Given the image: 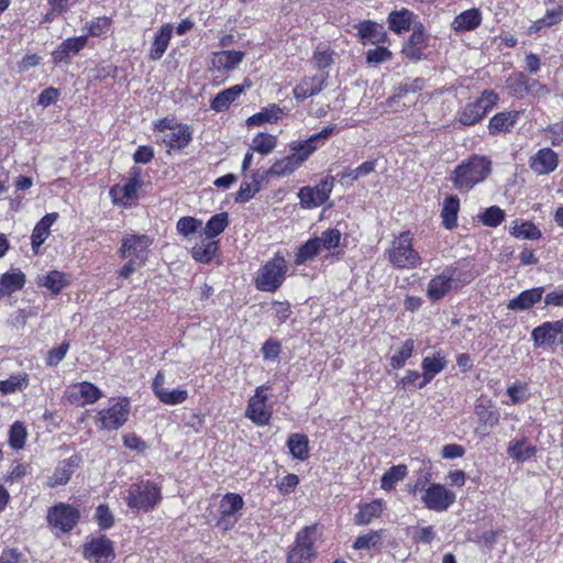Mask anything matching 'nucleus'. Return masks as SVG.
<instances>
[{
  "instance_id": "nucleus-53",
  "label": "nucleus",
  "mask_w": 563,
  "mask_h": 563,
  "mask_svg": "<svg viewBox=\"0 0 563 563\" xmlns=\"http://www.w3.org/2000/svg\"><path fill=\"white\" fill-rule=\"evenodd\" d=\"M382 511V505L379 501H373L371 504L364 505L358 514L356 515V522L361 525H366L371 522V520L377 517Z\"/></svg>"
},
{
  "instance_id": "nucleus-40",
  "label": "nucleus",
  "mask_w": 563,
  "mask_h": 563,
  "mask_svg": "<svg viewBox=\"0 0 563 563\" xmlns=\"http://www.w3.org/2000/svg\"><path fill=\"white\" fill-rule=\"evenodd\" d=\"M375 161H366L356 168H344L342 173L338 174V177L340 178V181L342 184H347V180L353 183L358 180L361 177H365L373 173L375 170Z\"/></svg>"
},
{
  "instance_id": "nucleus-29",
  "label": "nucleus",
  "mask_w": 563,
  "mask_h": 563,
  "mask_svg": "<svg viewBox=\"0 0 563 563\" xmlns=\"http://www.w3.org/2000/svg\"><path fill=\"white\" fill-rule=\"evenodd\" d=\"M87 44V36L69 37L53 52L56 62L68 59L79 53Z\"/></svg>"
},
{
  "instance_id": "nucleus-57",
  "label": "nucleus",
  "mask_w": 563,
  "mask_h": 563,
  "mask_svg": "<svg viewBox=\"0 0 563 563\" xmlns=\"http://www.w3.org/2000/svg\"><path fill=\"white\" fill-rule=\"evenodd\" d=\"M201 225V221L192 218V217H183L177 221V231L184 235L188 236L195 233L198 228Z\"/></svg>"
},
{
  "instance_id": "nucleus-13",
  "label": "nucleus",
  "mask_w": 563,
  "mask_h": 563,
  "mask_svg": "<svg viewBox=\"0 0 563 563\" xmlns=\"http://www.w3.org/2000/svg\"><path fill=\"white\" fill-rule=\"evenodd\" d=\"M244 506L243 498L239 494L228 493L220 501L219 526L229 529L239 520V512Z\"/></svg>"
},
{
  "instance_id": "nucleus-62",
  "label": "nucleus",
  "mask_w": 563,
  "mask_h": 563,
  "mask_svg": "<svg viewBox=\"0 0 563 563\" xmlns=\"http://www.w3.org/2000/svg\"><path fill=\"white\" fill-rule=\"evenodd\" d=\"M545 132L553 146H561L563 144V122L549 125Z\"/></svg>"
},
{
  "instance_id": "nucleus-9",
  "label": "nucleus",
  "mask_w": 563,
  "mask_h": 563,
  "mask_svg": "<svg viewBox=\"0 0 563 563\" xmlns=\"http://www.w3.org/2000/svg\"><path fill=\"white\" fill-rule=\"evenodd\" d=\"M531 339L536 347L563 343V320L543 322L532 330Z\"/></svg>"
},
{
  "instance_id": "nucleus-55",
  "label": "nucleus",
  "mask_w": 563,
  "mask_h": 563,
  "mask_svg": "<svg viewBox=\"0 0 563 563\" xmlns=\"http://www.w3.org/2000/svg\"><path fill=\"white\" fill-rule=\"evenodd\" d=\"M25 439H26L25 427L21 422H14L11 426V429L9 432L10 445L15 450H20L24 446Z\"/></svg>"
},
{
  "instance_id": "nucleus-2",
  "label": "nucleus",
  "mask_w": 563,
  "mask_h": 563,
  "mask_svg": "<svg viewBox=\"0 0 563 563\" xmlns=\"http://www.w3.org/2000/svg\"><path fill=\"white\" fill-rule=\"evenodd\" d=\"M492 173V161L482 155H472L453 170L450 179L456 190L468 192Z\"/></svg>"
},
{
  "instance_id": "nucleus-41",
  "label": "nucleus",
  "mask_w": 563,
  "mask_h": 563,
  "mask_svg": "<svg viewBox=\"0 0 563 563\" xmlns=\"http://www.w3.org/2000/svg\"><path fill=\"white\" fill-rule=\"evenodd\" d=\"M507 452L511 459L525 462L532 457L537 450L536 446L527 444L526 440H516L509 443Z\"/></svg>"
},
{
  "instance_id": "nucleus-14",
  "label": "nucleus",
  "mask_w": 563,
  "mask_h": 563,
  "mask_svg": "<svg viewBox=\"0 0 563 563\" xmlns=\"http://www.w3.org/2000/svg\"><path fill=\"white\" fill-rule=\"evenodd\" d=\"M142 186V181L136 174L133 177L128 178L122 185L113 186L109 195L112 202L122 207H131L137 199V191Z\"/></svg>"
},
{
  "instance_id": "nucleus-59",
  "label": "nucleus",
  "mask_w": 563,
  "mask_h": 563,
  "mask_svg": "<svg viewBox=\"0 0 563 563\" xmlns=\"http://www.w3.org/2000/svg\"><path fill=\"white\" fill-rule=\"evenodd\" d=\"M509 88L514 93L528 91V77L523 73H518L508 78Z\"/></svg>"
},
{
  "instance_id": "nucleus-37",
  "label": "nucleus",
  "mask_w": 563,
  "mask_h": 563,
  "mask_svg": "<svg viewBox=\"0 0 563 563\" xmlns=\"http://www.w3.org/2000/svg\"><path fill=\"white\" fill-rule=\"evenodd\" d=\"M459 210L460 199L454 195L448 196L442 203L441 210L443 225L446 229L451 230L456 227Z\"/></svg>"
},
{
  "instance_id": "nucleus-46",
  "label": "nucleus",
  "mask_w": 563,
  "mask_h": 563,
  "mask_svg": "<svg viewBox=\"0 0 563 563\" xmlns=\"http://www.w3.org/2000/svg\"><path fill=\"white\" fill-rule=\"evenodd\" d=\"M277 145L276 136L265 133H258L254 136L251 145L252 152H257L262 155H268L274 151Z\"/></svg>"
},
{
  "instance_id": "nucleus-5",
  "label": "nucleus",
  "mask_w": 563,
  "mask_h": 563,
  "mask_svg": "<svg viewBox=\"0 0 563 563\" xmlns=\"http://www.w3.org/2000/svg\"><path fill=\"white\" fill-rule=\"evenodd\" d=\"M498 96L492 90H485L481 97L468 102L460 112L459 121L463 125H473L482 121L486 113L497 103Z\"/></svg>"
},
{
  "instance_id": "nucleus-7",
  "label": "nucleus",
  "mask_w": 563,
  "mask_h": 563,
  "mask_svg": "<svg viewBox=\"0 0 563 563\" xmlns=\"http://www.w3.org/2000/svg\"><path fill=\"white\" fill-rule=\"evenodd\" d=\"M152 239L145 234H130L123 238L119 250L122 258L130 257L137 262L139 266H143L148 257V247Z\"/></svg>"
},
{
  "instance_id": "nucleus-17",
  "label": "nucleus",
  "mask_w": 563,
  "mask_h": 563,
  "mask_svg": "<svg viewBox=\"0 0 563 563\" xmlns=\"http://www.w3.org/2000/svg\"><path fill=\"white\" fill-rule=\"evenodd\" d=\"M130 409V400L126 397L108 400V429L121 428L129 419Z\"/></svg>"
},
{
  "instance_id": "nucleus-24",
  "label": "nucleus",
  "mask_w": 563,
  "mask_h": 563,
  "mask_svg": "<svg viewBox=\"0 0 563 563\" xmlns=\"http://www.w3.org/2000/svg\"><path fill=\"white\" fill-rule=\"evenodd\" d=\"M357 34L363 41V44H378L385 42L387 34L384 27L378 23L367 20L356 25Z\"/></svg>"
},
{
  "instance_id": "nucleus-63",
  "label": "nucleus",
  "mask_w": 563,
  "mask_h": 563,
  "mask_svg": "<svg viewBox=\"0 0 563 563\" xmlns=\"http://www.w3.org/2000/svg\"><path fill=\"white\" fill-rule=\"evenodd\" d=\"M258 186H253V184L250 181L242 183L240 186L239 191L236 192L235 201L236 202H246L251 198L254 197L256 192H258Z\"/></svg>"
},
{
  "instance_id": "nucleus-64",
  "label": "nucleus",
  "mask_w": 563,
  "mask_h": 563,
  "mask_svg": "<svg viewBox=\"0 0 563 563\" xmlns=\"http://www.w3.org/2000/svg\"><path fill=\"white\" fill-rule=\"evenodd\" d=\"M379 538L378 532L360 536L354 542V548L357 550L371 549L378 543Z\"/></svg>"
},
{
  "instance_id": "nucleus-35",
  "label": "nucleus",
  "mask_w": 563,
  "mask_h": 563,
  "mask_svg": "<svg viewBox=\"0 0 563 563\" xmlns=\"http://www.w3.org/2000/svg\"><path fill=\"white\" fill-rule=\"evenodd\" d=\"M218 249L219 243L206 236L191 249V256L199 263H209L214 257Z\"/></svg>"
},
{
  "instance_id": "nucleus-26",
  "label": "nucleus",
  "mask_w": 563,
  "mask_h": 563,
  "mask_svg": "<svg viewBox=\"0 0 563 563\" xmlns=\"http://www.w3.org/2000/svg\"><path fill=\"white\" fill-rule=\"evenodd\" d=\"M245 54L240 51H221L213 53L211 65L217 70H232L244 58Z\"/></svg>"
},
{
  "instance_id": "nucleus-45",
  "label": "nucleus",
  "mask_w": 563,
  "mask_h": 563,
  "mask_svg": "<svg viewBox=\"0 0 563 563\" xmlns=\"http://www.w3.org/2000/svg\"><path fill=\"white\" fill-rule=\"evenodd\" d=\"M342 234L339 229L331 228L321 233L320 236L314 238L319 247L322 251H332L340 246Z\"/></svg>"
},
{
  "instance_id": "nucleus-1",
  "label": "nucleus",
  "mask_w": 563,
  "mask_h": 563,
  "mask_svg": "<svg viewBox=\"0 0 563 563\" xmlns=\"http://www.w3.org/2000/svg\"><path fill=\"white\" fill-rule=\"evenodd\" d=\"M335 132H338L336 125L330 124L324 126L320 132L311 135L309 139L295 143L291 146L292 153L283 159L276 161L268 169V173H271L272 176L278 177L291 174Z\"/></svg>"
},
{
  "instance_id": "nucleus-8",
  "label": "nucleus",
  "mask_w": 563,
  "mask_h": 563,
  "mask_svg": "<svg viewBox=\"0 0 563 563\" xmlns=\"http://www.w3.org/2000/svg\"><path fill=\"white\" fill-rule=\"evenodd\" d=\"M455 493L441 484H431L422 496L424 506L438 512L449 509L455 503Z\"/></svg>"
},
{
  "instance_id": "nucleus-56",
  "label": "nucleus",
  "mask_w": 563,
  "mask_h": 563,
  "mask_svg": "<svg viewBox=\"0 0 563 563\" xmlns=\"http://www.w3.org/2000/svg\"><path fill=\"white\" fill-rule=\"evenodd\" d=\"M69 350V342L64 341L60 345L53 347L48 351L46 357V365L49 367L56 366L66 356Z\"/></svg>"
},
{
  "instance_id": "nucleus-4",
  "label": "nucleus",
  "mask_w": 563,
  "mask_h": 563,
  "mask_svg": "<svg viewBox=\"0 0 563 563\" xmlns=\"http://www.w3.org/2000/svg\"><path fill=\"white\" fill-rule=\"evenodd\" d=\"M287 271V262L278 252L257 272L254 285L261 291L275 292L283 285Z\"/></svg>"
},
{
  "instance_id": "nucleus-25",
  "label": "nucleus",
  "mask_w": 563,
  "mask_h": 563,
  "mask_svg": "<svg viewBox=\"0 0 563 563\" xmlns=\"http://www.w3.org/2000/svg\"><path fill=\"white\" fill-rule=\"evenodd\" d=\"M448 274L449 272L444 269L441 274L437 275L429 282L427 296L432 301L442 299L446 294L455 289Z\"/></svg>"
},
{
  "instance_id": "nucleus-12",
  "label": "nucleus",
  "mask_w": 563,
  "mask_h": 563,
  "mask_svg": "<svg viewBox=\"0 0 563 563\" xmlns=\"http://www.w3.org/2000/svg\"><path fill=\"white\" fill-rule=\"evenodd\" d=\"M80 517L79 510L66 504H59L49 509L47 519L51 526L62 532L70 531Z\"/></svg>"
},
{
  "instance_id": "nucleus-19",
  "label": "nucleus",
  "mask_w": 563,
  "mask_h": 563,
  "mask_svg": "<svg viewBox=\"0 0 563 563\" xmlns=\"http://www.w3.org/2000/svg\"><path fill=\"white\" fill-rule=\"evenodd\" d=\"M331 187L327 183L317 187H302L298 192L301 207L306 209L317 208L323 205L330 197Z\"/></svg>"
},
{
  "instance_id": "nucleus-27",
  "label": "nucleus",
  "mask_w": 563,
  "mask_h": 563,
  "mask_svg": "<svg viewBox=\"0 0 563 563\" xmlns=\"http://www.w3.org/2000/svg\"><path fill=\"white\" fill-rule=\"evenodd\" d=\"M521 112L506 111L495 114L488 124L489 134L496 135L501 132H508L517 123Z\"/></svg>"
},
{
  "instance_id": "nucleus-38",
  "label": "nucleus",
  "mask_w": 563,
  "mask_h": 563,
  "mask_svg": "<svg viewBox=\"0 0 563 563\" xmlns=\"http://www.w3.org/2000/svg\"><path fill=\"white\" fill-rule=\"evenodd\" d=\"M284 111L277 104H271L264 108L261 112L251 115L246 120L249 126H260L266 122H276L283 115Z\"/></svg>"
},
{
  "instance_id": "nucleus-47",
  "label": "nucleus",
  "mask_w": 563,
  "mask_h": 563,
  "mask_svg": "<svg viewBox=\"0 0 563 563\" xmlns=\"http://www.w3.org/2000/svg\"><path fill=\"white\" fill-rule=\"evenodd\" d=\"M84 556L95 562H100V560L106 556V540L103 536L91 539L85 544Z\"/></svg>"
},
{
  "instance_id": "nucleus-44",
  "label": "nucleus",
  "mask_w": 563,
  "mask_h": 563,
  "mask_svg": "<svg viewBox=\"0 0 563 563\" xmlns=\"http://www.w3.org/2000/svg\"><path fill=\"white\" fill-rule=\"evenodd\" d=\"M446 366V361L439 353L432 357H424L421 363L423 373H426V380H432L433 377L442 372Z\"/></svg>"
},
{
  "instance_id": "nucleus-20",
  "label": "nucleus",
  "mask_w": 563,
  "mask_h": 563,
  "mask_svg": "<svg viewBox=\"0 0 563 563\" xmlns=\"http://www.w3.org/2000/svg\"><path fill=\"white\" fill-rule=\"evenodd\" d=\"M328 78V74H318L313 76L303 77L300 82L294 88V97L297 101H302L309 97L320 93L323 85Z\"/></svg>"
},
{
  "instance_id": "nucleus-48",
  "label": "nucleus",
  "mask_w": 563,
  "mask_h": 563,
  "mask_svg": "<svg viewBox=\"0 0 563 563\" xmlns=\"http://www.w3.org/2000/svg\"><path fill=\"white\" fill-rule=\"evenodd\" d=\"M321 253L317 240L309 239L303 245H301L296 253L295 264L301 265L308 261L313 260Z\"/></svg>"
},
{
  "instance_id": "nucleus-61",
  "label": "nucleus",
  "mask_w": 563,
  "mask_h": 563,
  "mask_svg": "<svg viewBox=\"0 0 563 563\" xmlns=\"http://www.w3.org/2000/svg\"><path fill=\"white\" fill-rule=\"evenodd\" d=\"M26 379L25 378H19V377H10L5 380L0 382V391L2 394H12L16 390H21L23 387L26 386Z\"/></svg>"
},
{
  "instance_id": "nucleus-32",
  "label": "nucleus",
  "mask_w": 563,
  "mask_h": 563,
  "mask_svg": "<svg viewBox=\"0 0 563 563\" xmlns=\"http://www.w3.org/2000/svg\"><path fill=\"white\" fill-rule=\"evenodd\" d=\"M244 91V85H235L219 92L210 103L216 112H222L229 109L230 104L236 100Z\"/></svg>"
},
{
  "instance_id": "nucleus-49",
  "label": "nucleus",
  "mask_w": 563,
  "mask_h": 563,
  "mask_svg": "<svg viewBox=\"0 0 563 563\" xmlns=\"http://www.w3.org/2000/svg\"><path fill=\"white\" fill-rule=\"evenodd\" d=\"M74 467L75 463L73 459L63 461L49 478V486L66 484L74 472Z\"/></svg>"
},
{
  "instance_id": "nucleus-34",
  "label": "nucleus",
  "mask_w": 563,
  "mask_h": 563,
  "mask_svg": "<svg viewBox=\"0 0 563 563\" xmlns=\"http://www.w3.org/2000/svg\"><path fill=\"white\" fill-rule=\"evenodd\" d=\"M36 284L40 287L47 288L54 295H57L67 286L68 280L66 279L65 274L58 271H51L47 274L37 276Z\"/></svg>"
},
{
  "instance_id": "nucleus-39",
  "label": "nucleus",
  "mask_w": 563,
  "mask_h": 563,
  "mask_svg": "<svg viewBox=\"0 0 563 563\" xmlns=\"http://www.w3.org/2000/svg\"><path fill=\"white\" fill-rule=\"evenodd\" d=\"M444 269L449 272L448 275L455 289L462 288L463 286L472 283L475 278V274L464 264L448 266Z\"/></svg>"
},
{
  "instance_id": "nucleus-36",
  "label": "nucleus",
  "mask_w": 563,
  "mask_h": 563,
  "mask_svg": "<svg viewBox=\"0 0 563 563\" xmlns=\"http://www.w3.org/2000/svg\"><path fill=\"white\" fill-rule=\"evenodd\" d=\"M287 448L291 456L296 460L306 461L309 457V441L305 434H290L287 440Z\"/></svg>"
},
{
  "instance_id": "nucleus-10",
  "label": "nucleus",
  "mask_w": 563,
  "mask_h": 563,
  "mask_svg": "<svg viewBox=\"0 0 563 563\" xmlns=\"http://www.w3.org/2000/svg\"><path fill=\"white\" fill-rule=\"evenodd\" d=\"M316 527H307L296 538V543L288 554L289 563H309L313 555V534Z\"/></svg>"
},
{
  "instance_id": "nucleus-33",
  "label": "nucleus",
  "mask_w": 563,
  "mask_h": 563,
  "mask_svg": "<svg viewBox=\"0 0 563 563\" xmlns=\"http://www.w3.org/2000/svg\"><path fill=\"white\" fill-rule=\"evenodd\" d=\"M57 213H47L35 225L32 232V249L37 252V249L45 242L49 234V228L56 221Z\"/></svg>"
},
{
  "instance_id": "nucleus-16",
  "label": "nucleus",
  "mask_w": 563,
  "mask_h": 563,
  "mask_svg": "<svg viewBox=\"0 0 563 563\" xmlns=\"http://www.w3.org/2000/svg\"><path fill=\"white\" fill-rule=\"evenodd\" d=\"M66 397L71 404L84 406L97 401L101 397V391L91 383L81 382L69 386Z\"/></svg>"
},
{
  "instance_id": "nucleus-18",
  "label": "nucleus",
  "mask_w": 563,
  "mask_h": 563,
  "mask_svg": "<svg viewBox=\"0 0 563 563\" xmlns=\"http://www.w3.org/2000/svg\"><path fill=\"white\" fill-rule=\"evenodd\" d=\"M558 165L559 156L553 150L549 147L539 150L529 159L530 168L538 175H548L555 170Z\"/></svg>"
},
{
  "instance_id": "nucleus-6",
  "label": "nucleus",
  "mask_w": 563,
  "mask_h": 563,
  "mask_svg": "<svg viewBox=\"0 0 563 563\" xmlns=\"http://www.w3.org/2000/svg\"><path fill=\"white\" fill-rule=\"evenodd\" d=\"M161 498V489L156 485L141 482L130 487L128 504L132 508L150 510L158 504Z\"/></svg>"
},
{
  "instance_id": "nucleus-15",
  "label": "nucleus",
  "mask_w": 563,
  "mask_h": 563,
  "mask_svg": "<svg viewBox=\"0 0 563 563\" xmlns=\"http://www.w3.org/2000/svg\"><path fill=\"white\" fill-rule=\"evenodd\" d=\"M428 45V35L421 22L413 24V30L407 42L404 44L401 53L410 60L418 62L423 57V51Z\"/></svg>"
},
{
  "instance_id": "nucleus-22",
  "label": "nucleus",
  "mask_w": 563,
  "mask_h": 563,
  "mask_svg": "<svg viewBox=\"0 0 563 563\" xmlns=\"http://www.w3.org/2000/svg\"><path fill=\"white\" fill-rule=\"evenodd\" d=\"M543 294V287H534L523 290L517 297L508 301L507 308L512 311L528 310L541 301Z\"/></svg>"
},
{
  "instance_id": "nucleus-28",
  "label": "nucleus",
  "mask_w": 563,
  "mask_h": 563,
  "mask_svg": "<svg viewBox=\"0 0 563 563\" xmlns=\"http://www.w3.org/2000/svg\"><path fill=\"white\" fill-rule=\"evenodd\" d=\"M191 141L188 125L179 124L165 134L163 142L169 150H183Z\"/></svg>"
},
{
  "instance_id": "nucleus-52",
  "label": "nucleus",
  "mask_w": 563,
  "mask_h": 563,
  "mask_svg": "<svg viewBox=\"0 0 563 563\" xmlns=\"http://www.w3.org/2000/svg\"><path fill=\"white\" fill-rule=\"evenodd\" d=\"M478 218L484 225L496 228L504 221L505 212L499 207L493 206L487 208Z\"/></svg>"
},
{
  "instance_id": "nucleus-23",
  "label": "nucleus",
  "mask_w": 563,
  "mask_h": 563,
  "mask_svg": "<svg viewBox=\"0 0 563 563\" xmlns=\"http://www.w3.org/2000/svg\"><path fill=\"white\" fill-rule=\"evenodd\" d=\"M482 23V13L478 9H470L456 15L451 27L456 33L470 32L477 29Z\"/></svg>"
},
{
  "instance_id": "nucleus-60",
  "label": "nucleus",
  "mask_w": 563,
  "mask_h": 563,
  "mask_svg": "<svg viewBox=\"0 0 563 563\" xmlns=\"http://www.w3.org/2000/svg\"><path fill=\"white\" fill-rule=\"evenodd\" d=\"M391 57V52L384 46L368 49L366 53V62L368 64H379Z\"/></svg>"
},
{
  "instance_id": "nucleus-11",
  "label": "nucleus",
  "mask_w": 563,
  "mask_h": 563,
  "mask_svg": "<svg viewBox=\"0 0 563 563\" xmlns=\"http://www.w3.org/2000/svg\"><path fill=\"white\" fill-rule=\"evenodd\" d=\"M269 386L261 385L247 404L245 416L257 426H265L269 422L271 411L266 408L267 396L265 391Z\"/></svg>"
},
{
  "instance_id": "nucleus-3",
  "label": "nucleus",
  "mask_w": 563,
  "mask_h": 563,
  "mask_svg": "<svg viewBox=\"0 0 563 563\" xmlns=\"http://www.w3.org/2000/svg\"><path fill=\"white\" fill-rule=\"evenodd\" d=\"M413 238L409 231L401 232L391 241L387 250L389 263L398 269H415L421 264V256L413 249Z\"/></svg>"
},
{
  "instance_id": "nucleus-51",
  "label": "nucleus",
  "mask_w": 563,
  "mask_h": 563,
  "mask_svg": "<svg viewBox=\"0 0 563 563\" xmlns=\"http://www.w3.org/2000/svg\"><path fill=\"white\" fill-rule=\"evenodd\" d=\"M415 341L412 339L405 341L399 351L391 356L390 366L394 369L404 367L406 361L411 357Z\"/></svg>"
},
{
  "instance_id": "nucleus-21",
  "label": "nucleus",
  "mask_w": 563,
  "mask_h": 563,
  "mask_svg": "<svg viewBox=\"0 0 563 563\" xmlns=\"http://www.w3.org/2000/svg\"><path fill=\"white\" fill-rule=\"evenodd\" d=\"M416 19L417 15L412 11L402 8L391 11L388 14L387 23L390 31L396 34H401L409 31L411 27L413 29V24L417 23Z\"/></svg>"
},
{
  "instance_id": "nucleus-54",
  "label": "nucleus",
  "mask_w": 563,
  "mask_h": 563,
  "mask_svg": "<svg viewBox=\"0 0 563 563\" xmlns=\"http://www.w3.org/2000/svg\"><path fill=\"white\" fill-rule=\"evenodd\" d=\"M157 398L165 405H178L184 402L188 398V391L186 389H165L164 391H158Z\"/></svg>"
},
{
  "instance_id": "nucleus-30",
  "label": "nucleus",
  "mask_w": 563,
  "mask_h": 563,
  "mask_svg": "<svg viewBox=\"0 0 563 563\" xmlns=\"http://www.w3.org/2000/svg\"><path fill=\"white\" fill-rule=\"evenodd\" d=\"M173 34V25L172 24H164L161 26L159 31L154 37V41L151 45L150 49V58L153 60H158L162 58L164 53L166 52L170 38Z\"/></svg>"
},
{
  "instance_id": "nucleus-43",
  "label": "nucleus",
  "mask_w": 563,
  "mask_h": 563,
  "mask_svg": "<svg viewBox=\"0 0 563 563\" xmlns=\"http://www.w3.org/2000/svg\"><path fill=\"white\" fill-rule=\"evenodd\" d=\"M229 225V216L227 212H221L212 216L205 229L203 233L208 239H213L220 235Z\"/></svg>"
},
{
  "instance_id": "nucleus-42",
  "label": "nucleus",
  "mask_w": 563,
  "mask_h": 563,
  "mask_svg": "<svg viewBox=\"0 0 563 563\" xmlns=\"http://www.w3.org/2000/svg\"><path fill=\"white\" fill-rule=\"evenodd\" d=\"M408 473L407 465L398 464L390 467L380 479V487L384 490H393L396 483L402 481Z\"/></svg>"
},
{
  "instance_id": "nucleus-58",
  "label": "nucleus",
  "mask_w": 563,
  "mask_h": 563,
  "mask_svg": "<svg viewBox=\"0 0 563 563\" xmlns=\"http://www.w3.org/2000/svg\"><path fill=\"white\" fill-rule=\"evenodd\" d=\"M280 351L282 345L275 339H268L262 346V354L266 361H276Z\"/></svg>"
},
{
  "instance_id": "nucleus-31",
  "label": "nucleus",
  "mask_w": 563,
  "mask_h": 563,
  "mask_svg": "<svg viewBox=\"0 0 563 563\" xmlns=\"http://www.w3.org/2000/svg\"><path fill=\"white\" fill-rule=\"evenodd\" d=\"M25 285V275L21 271H11L0 277V298L21 290Z\"/></svg>"
},
{
  "instance_id": "nucleus-50",
  "label": "nucleus",
  "mask_w": 563,
  "mask_h": 563,
  "mask_svg": "<svg viewBox=\"0 0 563 563\" xmlns=\"http://www.w3.org/2000/svg\"><path fill=\"white\" fill-rule=\"evenodd\" d=\"M510 233L516 238L537 240L541 236V231L529 221L518 223L515 222L514 227L510 228Z\"/></svg>"
}]
</instances>
